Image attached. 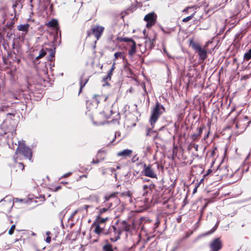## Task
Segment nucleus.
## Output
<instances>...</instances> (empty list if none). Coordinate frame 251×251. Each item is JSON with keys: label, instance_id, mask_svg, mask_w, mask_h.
I'll return each instance as SVG.
<instances>
[{"label": "nucleus", "instance_id": "obj_1", "mask_svg": "<svg viewBox=\"0 0 251 251\" xmlns=\"http://www.w3.org/2000/svg\"><path fill=\"white\" fill-rule=\"evenodd\" d=\"M15 154L17 156L16 157L15 156H14V159L15 162L19 155H23L25 158H28L29 160H31L32 152L31 149L25 146L24 144H20V142H19V146L16 151Z\"/></svg>", "mask_w": 251, "mask_h": 251}, {"label": "nucleus", "instance_id": "obj_2", "mask_svg": "<svg viewBox=\"0 0 251 251\" xmlns=\"http://www.w3.org/2000/svg\"><path fill=\"white\" fill-rule=\"evenodd\" d=\"M117 225L118 222H116L115 225L110 226L108 228H105L104 235H109L110 236V240L112 242L117 241L122 233L121 229H118L117 228L116 226Z\"/></svg>", "mask_w": 251, "mask_h": 251}, {"label": "nucleus", "instance_id": "obj_3", "mask_svg": "<svg viewBox=\"0 0 251 251\" xmlns=\"http://www.w3.org/2000/svg\"><path fill=\"white\" fill-rule=\"evenodd\" d=\"M165 109L162 105L158 102L156 104L155 106L152 110L151 115L150 119V122L152 128L154 127V125L159 117L163 112H165Z\"/></svg>", "mask_w": 251, "mask_h": 251}, {"label": "nucleus", "instance_id": "obj_4", "mask_svg": "<svg viewBox=\"0 0 251 251\" xmlns=\"http://www.w3.org/2000/svg\"><path fill=\"white\" fill-rule=\"evenodd\" d=\"M120 203L119 199L116 197L114 193L104 197V201L102 206L108 208V209H112L117 206Z\"/></svg>", "mask_w": 251, "mask_h": 251}, {"label": "nucleus", "instance_id": "obj_5", "mask_svg": "<svg viewBox=\"0 0 251 251\" xmlns=\"http://www.w3.org/2000/svg\"><path fill=\"white\" fill-rule=\"evenodd\" d=\"M191 45L195 52L198 53L199 61H203L207 57L205 48H202L200 44L196 43H193Z\"/></svg>", "mask_w": 251, "mask_h": 251}, {"label": "nucleus", "instance_id": "obj_6", "mask_svg": "<svg viewBox=\"0 0 251 251\" xmlns=\"http://www.w3.org/2000/svg\"><path fill=\"white\" fill-rule=\"evenodd\" d=\"M14 205L13 201L11 198L6 196L0 201V207L3 210H10Z\"/></svg>", "mask_w": 251, "mask_h": 251}, {"label": "nucleus", "instance_id": "obj_7", "mask_svg": "<svg viewBox=\"0 0 251 251\" xmlns=\"http://www.w3.org/2000/svg\"><path fill=\"white\" fill-rule=\"evenodd\" d=\"M223 247V243L220 238H215L209 244V251H219Z\"/></svg>", "mask_w": 251, "mask_h": 251}, {"label": "nucleus", "instance_id": "obj_8", "mask_svg": "<svg viewBox=\"0 0 251 251\" xmlns=\"http://www.w3.org/2000/svg\"><path fill=\"white\" fill-rule=\"evenodd\" d=\"M156 15L154 12H151L147 14L144 20L147 22L146 26L150 27L154 25L156 20Z\"/></svg>", "mask_w": 251, "mask_h": 251}, {"label": "nucleus", "instance_id": "obj_9", "mask_svg": "<svg viewBox=\"0 0 251 251\" xmlns=\"http://www.w3.org/2000/svg\"><path fill=\"white\" fill-rule=\"evenodd\" d=\"M104 27L99 25H94L91 28L92 33L95 36L97 40H98L101 37L103 32Z\"/></svg>", "mask_w": 251, "mask_h": 251}, {"label": "nucleus", "instance_id": "obj_10", "mask_svg": "<svg viewBox=\"0 0 251 251\" xmlns=\"http://www.w3.org/2000/svg\"><path fill=\"white\" fill-rule=\"evenodd\" d=\"M143 173L144 175L151 178H156V175L155 174L153 170L150 165H147L144 164L143 167Z\"/></svg>", "mask_w": 251, "mask_h": 251}, {"label": "nucleus", "instance_id": "obj_11", "mask_svg": "<svg viewBox=\"0 0 251 251\" xmlns=\"http://www.w3.org/2000/svg\"><path fill=\"white\" fill-rule=\"evenodd\" d=\"M104 231L105 227L100 226V225L99 224H96L93 232L97 235V238L94 240V242H97L99 236L104 235Z\"/></svg>", "mask_w": 251, "mask_h": 251}, {"label": "nucleus", "instance_id": "obj_12", "mask_svg": "<svg viewBox=\"0 0 251 251\" xmlns=\"http://www.w3.org/2000/svg\"><path fill=\"white\" fill-rule=\"evenodd\" d=\"M133 152L132 150L130 149H125L122 151L118 152L117 153L118 156H121L123 157H126L130 156Z\"/></svg>", "mask_w": 251, "mask_h": 251}, {"label": "nucleus", "instance_id": "obj_13", "mask_svg": "<svg viewBox=\"0 0 251 251\" xmlns=\"http://www.w3.org/2000/svg\"><path fill=\"white\" fill-rule=\"evenodd\" d=\"M154 187H155V185L152 183H151L149 185H144L143 187V190L144 191L143 194V196H146V195L148 193H150L151 191V190L152 189L154 188Z\"/></svg>", "mask_w": 251, "mask_h": 251}, {"label": "nucleus", "instance_id": "obj_14", "mask_svg": "<svg viewBox=\"0 0 251 251\" xmlns=\"http://www.w3.org/2000/svg\"><path fill=\"white\" fill-rule=\"evenodd\" d=\"M29 25L28 24H21L17 26V29L20 31L26 33L28 31Z\"/></svg>", "mask_w": 251, "mask_h": 251}, {"label": "nucleus", "instance_id": "obj_15", "mask_svg": "<svg viewBox=\"0 0 251 251\" xmlns=\"http://www.w3.org/2000/svg\"><path fill=\"white\" fill-rule=\"evenodd\" d=\"M130 48L128 50V55L130 57H132L136 51V44L135 42L129 45Z\"/></svg>", "mask_w": 251, "mask_h": 251}, {"label": "nucleus", "instance_id": "obj_16", "mask_svg": "<svg viewBox=\"0 0 251 251\" xmlns=\"http://www.w3.org/2000/svg\"><path fill=\"white\" fill-rule=\"evenodd\" d=\"M129 229L130 226L125 221L122 222L121 227L118 228V229H121L122 232L123 231H128Z\"/></svg>", "mask_w": 251, "mask_h": 251}, {"label": "nucleus", "instance_id": "obj_17", "mask_svg": "<svg viewBox=\"0 0 251 251\" xmlns=\"http://www.w3.org/2000/svg\"><path fill=\"white\" fill-rule=\"evenodd\" d=\"M58 21L56 19H53L50 21L48 24L47 25L50 27L56 28L58 26Z\"/></svg>", "mask_w": 251, "mask_h": 251}, {"label": "nucleus", "instance_id": "obj_18", "mask_svg": "<svg viewBox=\"0 0 251 251\" xmlns=\"http://www.w3.org/2000/svg\"><path fill=\"white\" fill-rule=\"evenodd\" d=\"M88 81V79L86 78L84 80H83L82 76H81L80 78V90L79 93H80L82 89L85 86L86 84L87 83Z\"/></svg>", "mask_w": 251, "mask_h": 251}, {"label": "nucleus", "instance_id": "obj_19", "mask_svg": "<svg viewBox=\"0 0 251 251\" xmlns=\"http://www.w3.org/2000/svg\"><path fill=\"white\" fill-rule=\"evenodd\" d=\"M48 50L47 49H42L40 50L39 55L36 57V60H38L44 56L46 54V50Z\"/></svg>", "mask_w": 251, "mask_h": 251}, {"label": "nucleus", "instance_id": "obj_20", "mask_svg": "<svg viewBox=\"0 0 251 251\" xmlns=\"http://www.w3.org/2000/svg\"><path fill=\"white\" fill-rule=\"evenodd\" d=\"M120 41L128 42V46L130 45L132 43V42H135V41L133 40H132V39L127 37L121 38L120 39Z\"/></svg>", "mask_w": 251, "mask_h": 251}, {"label": "nucleus", "instance_id": "obj_21", "mask_svg": "<svg viewBox=\"0 0 251 251\" xmlns=\"http://www.w3.org/2000/svg\"><path fill=\"white\" fill-rule=\"evenodd\" d=\"M112 74V73L109 71L107 75L103 78V80L106 83V85H108L107 82L111 80Z\"/></svg>", "mask_w": 251, "mask_h": 251}, {"label": "nucleus", "instance_id": "obj_22", "mask_svg": "<svg viewBox=\"0 0 251 251\" xmlns=\"http://www.w3.org/2000/svg\"><path fill=\"white\" fill-rule=\"evenodd\" d=\"M103 251H113L112 246L109 244H107L103 246Z\"/></svg>", "mask_w": 251, "mask_h": 251}, {"label": "nucleus", "instance_id": "obj_23", "mask_svg": "<svg viewBox=\"0 0 251 251\" xmlns=\"http://www.w3.org/2000/svg\"><path fill=\"white\" fill-rule=\"evenodd\" d=\"M244 59L246 60H249L251 59V48L248 52L245 53L244 55Z\"/></svg>", "mask_w": 251, "mask_h": 251}, {"label": "nucleus", "instance_id": "obj_24", "mask_svg": "<svg viewBox=\"0 0 251 251\" xmlns=\"http://www.w3.org/2000/svg\"><path fill=\"white\" fill-rule=\"evenodd\" d=\"M162 30L164 33L170 34L172 31H174V28L166 27L164 28H162Z\"/></svg>", "mask_w": 251, "mask_h": 251}, {"label": "nucleus", "instance_id": "obj_25", "mask_svg": "<svg viewBox=\"0 0 251 251\" xmlns=\"http://www.w3.org/2000/svg\"><path fill=\"white\" fill-rule=\"evenodd\" d=\"M115 59H117L119 57L122 58L123 59L125 58V56L123 55L122 52H117L114 53Z\"/></svg>", "mask_w": 251, "mask_h": 251}, {"label": "nucleus", "instance_id": "obj_26", "mask_svg": "<svg viewBox=\"0 0 251 251\" xmlns=\"http://www.w3.org/2000/svg\"><path fill=\"white\" fill-rule=\"evenodd\" d=\"M195 14V12L193 13L191 15L184 18L182 20V22L184 23H186V22L189 21L194 17Z\"/></svg>", "mask_w": 251, "mask_h": 251}, {"label": "nucleus", "instance_id": "obj_27", "mask_svg": "<svg viewBox=\"0 0 251 251\" xmlns=\"http://www.w3.org/2000/svg\"><path fill=\"white\" fill-rule=\"evenodd\" d=\"M108 219L107 218H99L97 221V224L100 225V224H103Z\"/></svg>", "mask_w": 251, "mask_h": 251}, {"label": "nucleus", "instance_id": "obj_28", "mask_svg": "<svg viewBox=\"0 0 251 251\" xmlns=\"http://www.w3.org/2000/svg\"><path fill=\"white\" fill-rule=\"evenodd\" d=\"M200 137V136L199 135V134L198 133H195L191 135V138L193 141H197L198 140V139Z\"/></svg>", "mask_w": 251, "mask_h": 251}, {"label": "nucleus", "instance_id": "obj_29", "mask_svg": "<svg viewBox=\"0 0 251 251\" xmlns=\"http://www.w3.org/2000/svg\"><path fill=\"white\" fill-rule=\"evenodd\" d=\"M9 106L5 105H0V111H6L7 110V109L9 108Z\"/></svg>", "mask_w": 251, "mask_h": 251}, {"label": "nucleus", "instance_id": "obj_30", "mask_svg": "<svg viewBox=\"0 0 251 251\" xmlns=\"http://www.w3.org/2000/svg\"><path fill=\"white\" fill-rule=\"evenodd\" d=\"M15 228V225H12L11 226L10 229L8 231L9 234L12 235L14 232V230Z\"/></svg>", "mask_w": 251, "mask_h": 251}, {"label": "nucleus", "instance_id": "obj_31", "mask_svg": "<svg viewBox=\"0 0 251 251\" xmlns=\"http://www.w3.org/2000/svg\"><path fill=\"white\" fill-rule=\"evenodd\" d=\"M108 210H109L108 208H107L105 206H104V207L101 208H100V214H102L103 213H104V212H106Z\"/></svg>", "mask_w": 251, "mask_h": 251}, {"label": "nucleus", "instance_id": "obj_32", "mask_svg": "<svg viewBox=\"0 0 251 251\" xmlns=\"http://www.w3.org/2000/svg\"><path fill=\"white\" fill-rule=\"evenodd\" d=\"M153 40H151V39H149V40L148 41H146V46L148 44H149V46H151L153 44Z\"/></svg>", "mask_w": 251, "mask_h": 251}, {"label": "nucleus", "instance_id": "obj_33", "mask_svg": "<svg viewBox=\"0 0 251 251\" xmlns=\"http://www.w3.org/2000/svg\"><path fill=\"white\" fill-rule=\"evenodd\" d=\"M50 58L49 59V60L50 61L51 59H52L55 55V51L52 50V49H50Z\"/></svg>", "mask_w": 251, "mask_h": 251}, {"label": "nucleus", "instance_id": "obj_34", "mask_svg": "<svg viewBox=\"0 0 251 251\" xmlns=\"http://www.w3.org/2000/svg\"><path fill=\"white\" fill-rule=\"evenodd\" d=\"M204 128V126H202V127H200L198 129V134H199V135L201 136L202 132V130H203V129Z\"/></svg>", "mask_w": 251, "mask_h": 251}, {"label": "nucleus", "instance_id": "obj_35", "mask_svg": "<svg viewBox=\"0 0 251 251\" xmlns=\"http://www.w3.org/2000/svg\"><path fill=\"white\" fill-rule=\"evenodd\" d=\"M138 160V157L136 155L133 156L131 159V161L132 162H135L137 161Z\"/></svg>", "mask_w": 251, "mask_h": 251}, {"label": "nucleus", "instance_id": "obj_36", "mask_svg": "<svg viewBox=\"0 0 251 251\" xmlns=\"http://www.w3.org/2000/svg\"><path fill=\"white\" fill-rule=\"evenodd\" d=\"M18 167L21 169L22 170L24 169V165L23 163H19L18 164Z\"/></svg>", "mask_w": 251, "mask_h": 251}, {"label": "nucleus", "instance_id": "obj_37", "mask_svg": "<svg viewBox=\"0 0 251 251\" xmlns=\"http://www.w3.org/2000/svg\"><path fill=\"white\" fill-rule=\"evenodd\" d=\"M97 96L95 95L94 98H93V102H95L97 104L99 103V100H98L97 99Z\"/></svg>", "mask_w": 251, "mask_h": 251}, {"label": "nucleus", "instance_id": "obj_38", "mask_svg": "<svg viewBox=\"0 0 251 251\" xmlns=\"http://www.w3.org/2000/svg\"><path fill=\"white\" fill-rule=\"evenodd\" d=\"M72 174V172H69V173H67L66 174H65L63 175V176H62V177H68L69 176H70V175H71Z\"/></svg>", "mask_w": 251, "mask_h": 251}, {"label": "nucleus", "instance_id": "obj_39", "mask_svg": "<svg viewBox=\"0 0 251 251\" xmlns=\"http://www.w3.org/2000/svg\"><path fill=\"white\" fill-rule=\"evenodd\" d=\"M115 63H113L111 68L110 69V70L109 71H110L111 73H113L114 70L115 69Z\"/></svg>", "mask_w": 251, "mask_h": 251}, {"label": "nucleus", "instance_id": "obj_40", "mask_svg": "<svg viewBox=\"0 0 251 251\" xmlns=\"http://www.w3.org/2000/svg\"><path fill=\"white\" fill-rule=\"evenodd\" d=\"M46 242L48 243H50L51 241V237L50 236H48L46 240H45Z\"/></svg>", "mask_w": 251, "mask_h": 251}, {"label": "nucleus", "instance_id": "obj_41", "mask_svg": "<svg viewBox=\"0 0 251 251\" xmlns=\"http://www.w3.org/2000/svg\"><path fill=\"white\" fill-rule=\"evenodd\" d=\"M15 202H23V201H25V200L19 199V198H16L15 199Z\"/></svg>", "mask_w": 251, "mask_h": 251}, {"label": "nucleus", "instance_id": "obj_42", "mask_svg": "<svg viewBox=\"0 0 251 251\" xmlns=\"http://www.w3.org/2000/svg\"><path fill=\"white\" fill-rule=\"evenodd\" d=\"M89 205H84V206L82 208V209H85L86 211H87V209L89 207Z\"/></svg>", "mask_w": 251, "mask_h": 251}, {"label": "nucleus", "instance_id": "obj_43", "mask_svg": "<svg viewBox=\"0 0 251 251\" xmlns=\"http://www.w3.org/2000/svg\"><path fill=\"white\" fill-rule=\"evenodd\" d=\"M61 188V186H58L57 187H56L55 188V191H58Z\"/></svg>", "mask_w": 251, "mask_h": 251}, {"label": "nucleus", "instance_id": "obj_44", "mask_svg": "<svg viewBox=\"0 0 251 251\" xmlns=\"http://www.w3.org/2000/svg\"><path fill=\"white\" fill-rule=\"evenodd\" d=\"M77 211V210L74 211L73 213L72 214V217L75 216L76 214Z\"/></svg>", "mask_w": 251, "mask_h": 251}, {"label": "nucleus", "instance_id": "obj_45", "mask_svg": "<svg viewBox=\"0 0 251 251\" xmlns=\"http://www.w3.org/2000/svg\"><path fill=\"white\" fill-rule=\"evenodd\" d=\"M91 33H92V31H91L90 30V31H87V33L88 36H89Z\"/></svg>", "mask_w": 251, "mask_h": 251}, {"label": "nucleus", "instance_id": "obj_46", "mask_svg": "<svg viewBox=\"0 0 251 251\" xmlns=\"http://www.w3.org/2000/svg\"><path fill=\"white\" fill-rule=\"evenodd\" d=\"M99 162V161L98 160L97 161H95L94 160H93L91 163H98Z\"/></svg>", "mask_w": 251, "mask_h": 251}, {"label": "nucleus", "instance_id": "obj_47", "mask_svg": "<svg viewBox=\"0 0 251 251\" xmlns=\"http://www.w3.org/2000/svg\"><path fill=\"white\" fill-rule=\"evenodd\" d=\"M217 225L216 224V225L215 226L213 227V231H212V232L216 230V229L217 228Z\"/></svg>", "mask_w": 251, "mask_h": 251}, {"label": "nucleus", "instance_id": "obj_48", "mask_svg": "<svg viewBox=\"0 0 251 251\" xmlns=\"http://www.w3.org/2000/svg\"><path fill=\"white\" fill-rule=\"evenodd\" d=\"M46 234L48 235V236H50L49 235L50 234V231H47L46 232Z\"/></svg>", "mask_w": 251, "mask_h": 251}, {"label": "nucleus", "instance_id": "obj_49", "mask_svg": "<svg viewBox=\"0 0 251 251\" xmlns=\"http://www.w3.org/2000/svg\"><path fill=\"white\" fill-rule=\"evenodd\" d=\"M209 131H208L207 134L205 136V137H204L205 139L208 137V135H209Z\"/></svg>", "mask_w": 251, "mask_h": 251}, {"label": "nucleus", "instance_id": "obj_50", "mask_svg": "<svg viewBox=\"0 0 251 251\" xmlns=\"http://www.w3.org/2000/svg\"><path fill=\"white\" fill-rule=\"evenodd\" d=\"M182 239H180L177 241L178 244H180L181 242L182 241Z\"/></svg>", "mask_w": 251, "mask_h": 251}, {"label": "nucleus", "instance_id": "obj_51", "mask_svg": "<svg viewBox=\"0 0 251 251\" xmlns=\"http://www.w3.org/2000/svg\"><path fill=\"white\" fill-rule=\"evenodd\" d=\"M197 187L195 188L193 190V192L194 193L196 192L197 191Z\"/></svg>", "mask_w": 251, "mask_h": 251}, {"label": "nucleus", "instance_id": "obj_52", "mask_svg": "<svg viewBox=\"0 0 251 251\" xmlns=\"http://www.w3.org/2000/svg\"><path fill=\"white\" fill-rule=\"evenodd\" d=\"M110 170H111V171L112 172H113V171H115V169H113V168H111Z\"/></svg>", "mask_w": 251, "mask_h": 251}, {"label": "nucleus", "instance_id": "obj_53", "mask_svg": "<svg viewBox=\"0 0 251 251\" xmlns=\"http://www.w3.org/2000/svg\"><path fill=\"white\" fill-rule=\"evenodd\" d=\"M105 169H103V170H102V174H103V175H104V174H105Z\"/></svg>", "mask_w": 251, "mask_h": 251}, {"label": "nucleus", "instance_id": "obj_54", "mask_svg": "<svg viewBox=\"0 0 251 251\" xmlns=\"http://www.w3.org/2000/svg\"><path fill=\"white\" fill-rule=\"evenodd\" d=\"M82 177H87V176L86 175H83L82 176Z\"/></svg>", "mask_w": 251, "mask_h": 251}, {"label": "nucleus", "instance_id": "obj_55", "mask_svg": "<svg viewBox=\"0 0 251 251\" xmlns=\"http://www.w3.org/2000/svg\"><path fill=\"white\" fill-rule=\"evenodd\" d=\"M95 197V199H96V201H98V198H97V197Z\"/></svg>", "mask_w": 251, "mask_h": 251}, {"label": "nucleus", "instance_id": "obj_56", "mask_svg": "<svg viewBox=\"0 0 251 251\" xmlns=\"http://www.w3.org/2000/svg\"><path fill=\"white\" fill-rule=\"evenodd\" d=\"M7 115H13V114H12V113H8V114H7Z\"/></svg>", "mask_w": 251, "mask_h": 251}, {"label": "nucleus", "instance_id": "obj_57", "mask_svg": "<svg viewBox=\"0 0 251 251\" xmlns=\"http://www.w3.org/2000/svg\"><path fill=\"white\" fill-rule=\"evenodd\" d=\"M117 169H120V166H117Z\"/></svg>", "mask_w": 251, "mask_h": 251}, {"label": "nucleus", "instance_id": "obj_58", "mask_svg": "<svg viewBox=\"0 0 251 251\" xmlns=\"http://www.w3.org/2000/svg\"><path fill=\"white\" fill-rule=\"evenodd\" d=\"M145 32H146V31H145V30H144V31H143V33H144V34H145Z\"/></svg>", "mask_w": 251, "mask_h": 251}, {"label": "nucleus", "instance_id": "obj_59", "mask_svg": "<svg viewBox=\"0 0 251 251\" xmlns=\"http://www.w3.org/2000/svg\"><path fill=\"white\" fill-rule=\"evenodd\" d=\"M117 116L119 118V113H118Z\"/></svg>", "mask_w": 251, "mask_h": 251}, {"label": "nucleus", "instance_id": "obj_60", "mask_svg": "<svg viewBox=\"0 0 251 251\" xmlns=\"http://www.w3.org/2000/svg\"><path fill=\"white\" fill-rule=\"evenodd\" d=\"M197 148H198V145L197 146V147H196V150H197Z\"/></svg>", "mask_w": 251, "mask_h": 251}]
</instances>
